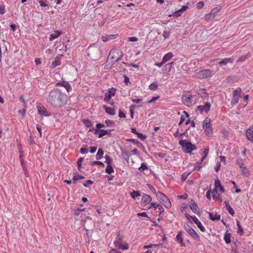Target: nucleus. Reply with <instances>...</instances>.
<instances>
[{
    "mask_svg": "<svg viewBox=\"0 0 253 253\" xmlns=\"http://www.w3.org/2000/svg\"><path fill=\"white\" fill-rule=\"evenodd\" d=\"M64 95L57 89H53L49 94L48 100L54 106H61L63 104Z\"/></svg>",
    "mask_w": 253,
    "mask_h": 253,
    "instance_id": "f257e3e1",
    "label": "nucleus"
},
{
    "mask_svg": "<svg viewBox=\"0 0 253 253\" xmlns=\"http://www.w3.org/2000/svg\"><path fill=\"white\" fill-rule=\"evenodd\" d=\"M123 56V53L120 49L113 48L109 52L108 59L111 60L113 63H114L121 60Z\"/></svg>",
    "mask_w": 253,
    "mask_h": 253,
    "instance_id": "f03ea898",
    "label": "nucleus"
},
{
    "mask_svg": "<svg viewBox=\"0 0 253 253\" xmlns=\"http://www.w3.org/2000/svg\"><path fill=\"white\" fill-rule=\"evenodd\" d=\"M202 128L207 136L211 137L213 133V129L211 124V120L210 118L207 117L203 122Z\"/></svg>",
    "mask_w": 253,
    "mask_h": 253,
    "instance_id": "7ed1b4c3",
    "label": "nucleus"
},
{
    "mask_svg": "<svg viewBox=\"0 0 253 253\" xmlns=\"http://www.w3.org/2000/svg\"><path fill=\"white\" fill-rule=\"evenodd\" d=\"M179 144L182 147L183 151L185 153L191 154L192 151L196 149V147L194 144L187 141L186 140H180Z\"/></svg>",
    "mask_w": 253,
    "mask_h": 253,
    "instance_id": "20e7f679",
    "label": "nucleus"
},
{
    "mask_svg": "<svg viewBox=\"0 0 253 253\" xmlns=\"http://www.w3.org/2000/svg\"><path fill=\"white\" fill-rule=\"evenodd\" d=\"M156 196L157 199L160 201L166 208L170 209L171 207V204L169 199L165 194L161 192H158L156 193Z\"/></svg>",
    "mask_w": 253,
    "mask_h": 253,
    "instance_id": "39448f33",
    "label": "nucleus"
},
{
    "mask_svg": "<svg viewBox=\"0 0 253 253\" xmlns=\"http://www.w3.org/2000/svg\"><path fill=\"white\" fill-rule=\"evenodd\" d=\"M181 99L183 103L189 107L194 105L197 102V98L189 94L182 95Z\"/></svg>",
    "mask_w": 253,
    "mask_h": 253,
    "instance_id": "423d86ee",
    "label": "nucleus"
},
{
    "mask_svg": "<svg viewBox=\"0 0 253 253\" xmlns=\"http://www.w3.org/2000/svg\"><path fill=\"white\" fill-rule=\"evenodd\" d=\"M185 217L189 221L192 220L198 226V227L199 228L201 232H205V228L202 225L201 222L199 221V219L195 216H191L189 214L186 213L185 215Z\"/></svg>",
    "mask_w": 253,
    "mask_h": 253,
    "instance_id": "0eeeda50",
    "label": "nucleus"
},
{
    "mask_svg": "<svg viewBox=\"0 0 253 253\" xmlns=\"http://www.w3.org/2000/svg\"><path fill=\"white\" fill-rule=\"evenodd\" d=\"M241 92V89L240 88H238V89L233 91L231 100V104L232 105H235L238 103L240 97Z\"/></svg>",
    "mask_w": 253,
    "mask_h": 253,
    "instance_id": "6e6552de",
    "label": "nucleus"
},
{
    "mask_svg": "<svg viewBox=\"0 0 253 253\" xmlns=\"http://www.w3.org/2000/svg\"><path fill=\"white\" fill-rule=\"evenodd\" d=\"M212 75V71L210 69H204L200 71L198 73V78L199 79H205L210 77Z\"/></svg>",
    "mask_w": 253,
    "mask_h": 253,
    "instance_id": "1a4fd4ad",
    "label": "nucleus"
},
{
    "mask_svg": "<svg viewBox=\"0 0 253 253\" xmlns=\"http://www.w3.org/2000/svg\"><path fill=\"white\" fill-rule=\"evenodd\" d=\"M116 89L112 87L105 94L104 100L106 102H109L112 97L114 96L116 94Z\"/></svg>",
    "mask_w": 253,
    "mask_h": 253,
    "instance_id": "9d476101",
    "label": "nucleus"
},
{
    "mask_svg": "<svg viewBox=\"0 0 253 253\" xmlns=\"http://www.w3.org/2000/svg\"><path fill=\"white\" fill-rule=\"evenodd\" d=\"M185 229L188 234L195 240L199 241L200 238L197 232L190 226L185 227Z\"/></svg>",
    "mask_w": 253,
    "mask_h": 253,
    "instance_id": "9b49d317",
    "label": "nucleus"
},
{
    "mask_svg": "<svg viewBox=\"0 0 253 253\" xmlns=\"http://www.w3.org/2000/svg\"><path fill=\"white\" fill-rule=\"evenodd\" d=\"M183 234L184 232L182 230H180L178 232V234L175 237V241L180 244L181 247L186 246L183 237Z\"/></svg>",
    "mask_w": 253,
    "mask_h": 253,
    "instance_id": "f8f14e48",
    "label": "nucleus"
},
{
    "mask_svg": "<svg viewBox=\"0 0 253 253\" xmlns=\"http://www.w3.org/2000/svg\"><path fill=\"white\" fill-rule=\"evenodd\" d=\"M152 201V198L148 194H144L142 197L141 201V205L142 207H146Z\"/></svg>",
    "mask_w": 253,
    "mask_h": 253,
    "instance_id": "ddd939ff",
    "label": "nucleus"
},
{
    "mask_svg": "<svg viewBox=\"0 0 253 253\" xmlns=\"http://www.w3.org/2000/svg\"><path fill=\"white\" fill-rule=\"evenodd\" d=\"M151 208H154L155 210H158V212L159 214H161L164 211V208L162 206L159 204H157L155 203H151L150 204V206L148 208V209H150Z\"/></svg>",
    "mask_w": 253,
    "mask_h": 253,
    "instance_id": "4468645a",
    "label": "nucleus"
},
{
    "mask_svg": "<svg viewBox=\"0 0 253 253\" xmlns=\"http://www.w3.org/2000/svg\"><path fill=\"white\" fill-rule=\"evenodd\" d=\"M211 107V104L210 102H206V104L204 105H199L197 107V110L200 111L201 113L205 111V112H208Z\"/></svg>",
    "mask_w": 253,
    "mask_h": 253,
    "instance_id": "2eb2a0df",
    "label": "nucleus"
},
{
    "mask_svg": "<svg viewBox=\"0 0 253 253\" xmlns=\"http://www.w3.org/2000/svg\"><path fill=\"white\" fill-rule=\"evenodd\" d=\"M94 131V133L95 134H97L98 133V137L102 138L104 135L107 134L108 133V131L107 130L104 129H89V131Z\"/></svg>",
    "mask_w": 253,
    "mask_h": 253,
    "instance_id": "dca6fc26",
    "label": "nucleus"
},
{
    "mask_svg": "<svg viewBox=\"0 0 253 253\" xmlns=\"http://www.w3.org/2000/svg\"><path fill=\"white\" fill-rule=\"evenodd\" d=\"M37 109L38 111V113L43 116H50V114L47 112L46 109L42 105H39L37 106Z\"/></svg>",
    "mask_w": 253,
    "mask_h": 253,
    "instance_id": "f3484780",
    "label": "nucleus"
},
{
    "mask_svg": "<svg viewBox=\"0 0 253 253\" xmlns=\"http://www.w3.org/2000/svg\"><path fill=\"white\" fill-rule=\"evenodd\" d=\"M214 184H215L214 190L217 191V190H219V192L221 193V192L223 193L225 192L224 188L221 185V183L218 178H217L215 180Z\"/></svg>",
    "mask_w": 253,
    "mask_h": 253,
    "instance_id": "a211bd4d",
    "label": "nucleus"
},
{
    "mask_svg": "<svg viewBox=\"0 0 253 253\" xmlns=\"http://www.w3.org/2000/svg\"><path fill=\"white\" fill-rule=\"evenodd\" d=\"M246 137L249 140L253 142V126L247 129Z\"/></svg>",
    "mask_w": 253,
    "mask_h": 253,
    "instance_id": "6ab92c4d",
    "label": "nucleus"
},
{
    "mask_svg": "<svg viewBox=\"0 0 253 253\" xmlns=\"http://www.w3.org/2000/svg\"><path fill=\"white\" fill-rule=\"evenodd\" d=\"M121 155L126 161L128 163L129 162V157L131 156L130 152L121 149Z\"/></svg>",
    "mask_w": 253,
    "mask_h": 253,
    "instance_id": "aec40b11",
    "label": "nucleus"
},
{
    "mask_svg": "<svg viewBox=\"0 0 253 253\" xmlns=\"http://www.w3.org/2000/svg\"><path fill=\"white\" fill-rule=\"evenodd\" d=\"M190 207L191 210L195 213L198 214L199 213V209L197 204L194 201H193V203H192L190 204Z\"/></svg>",
    "mask_w": 253,
    "mask_h": 253,
    "instance_id": "412c9836",
    "label": "nucleus"
},
{
    "mask_svg": "<svg viewBox=\"0 0 253 253\" xmlns=\"http://www.w3.org/2000/svg\"><path fill=\"white\" fill-rule=\"evenodd\" d=\"M103 108L105 109L106 112L109 115H114L116 113L114 109L110 108L106 105H103Z\"/></svg>",
    "mask_w": 253,
    "mask_h": 253,
    "instance_id": "4be33fe9",
    "label": "nucleus"
},
{
    "mask_svg": "<svg viewBox=\"0 0 253 253\" xmlns=\"http://www.w3.org/2000/svg\"><path fill=\"white\" fill-rule=\"evenodd\" d=\"M61 34V32L55 30L53 33L50 34L49 37V41H51L56 38H58Z\"/></svg>",
    "mask_w": 253,
    "mask_h": 253,
    "instance_id": "5701e85b",
    "label": "nucleus"
},
{
    "mask_svg": "<svg viewBox=\"0 0 253 253\" xmlns=\"http://www.w3.org/2000/svg\"><path fill=\"white\" fill-rule=\"evenodd\" d=\"M210 219L211 220H219L220 219V215L216 213L209 212Z\"/></svg>",
    "mask_w": 253,
    "mask_h": 253,
    "instance_id": "b1692460",
    "label": "nucleus"
},
{
    "mask_svg": "<svg viewBox=\"0 0 253 253\" xmlns=\"http://www.w3.org/2000/svg\"><path fill=\"white\" fill-rule=\"evenodd\" d=\"M212 197L213 199L214 200H219L220 202L222 201L221 196L218 193L217 191L214 190V189L212 191Z\"/></svg>",
    "mask_w": 253,
    "mask_h": 253,
    "instance_id": "393cba45",
    "label": "nucleus"
},
{
    "mask_svg": "<svg viewBox=\"0 0 253 253\" xmlns=\"http://www.w3.org/2000/svg\"><path fill=\"white\" fill-rule=\"evenodd\" d=\"M173 56V54L169 52L165 54L162 59L163 63H166V62L169 60L170 59H171Z\"/></svg>",
    "mask_w": 253,
    "mask_h": 253,
    "instance_id": "a878e982",
    "label": "nucleus"
},
{
    "mask_svg": "<svg viewBox=\"0 0 253 253\" xmlns=\"http://www.w3.org/2000/svg\"><path fill=\"white\" fill-rule=\"evenodd\" d=\"M116 37L115 35H106L102 36L101 37L102 41L104 42H106L110 40H112L115 39Z\"/></svg>",
    "mask_w": 253,
    "mask_h": 253,
    "instance_id": "bb28decb",
    "label": "nucleus"
},
{
    "mask_svg": "<svg viewBox=\"0 0 253 253\" xmlns=\"http://www.w3.org/2000/svg\"><path fill=\"white\" fill-rule=\"evenodd\" d=\"M198 94L204 98H208L209 97V95L207 93L206 90L205 88H200L198 90Z\"/></svg>",
    "mask_w": 253,
    "mask_h": 253,
    "instance_id": "cd10ccee",
    "label": "nucleus"
},
{
    "mask_svg": "<svg viewBox=\"0 0 253 253\" xmlns=\"http://www.w3.org/2000/svg\"><path fill=\"white\" fill-rule=\"evenodd\" d=\"M233 60V58H226L219 61L218 63L220 65H226L228 63H232Z\"/></svg>",
    "mask_w": 253,
    "mask_h": 253,
    "instance_id": "c85d7f7f",
    "label": "nucleus"
},
{
    "mask_svg": "<svg viewBox=\"0 0 253 253\" xmlns=\"http://www.w3.org/2000/svg\"><path fill=\"white\" fill-rule=\"evenodd\" d=\"M221 7L220 6H218L212 8L210 13H211V14H212L214 17H215V16L221 10Z\"/></svg>",
    "mask_w": 253,
    "mask_h": 253,
    "instance_id": "c756f323",
    "label": "nucleus"
},
{
    "mask_svg": "<svg viewBox=\"0 0 253 253\" xmlns=\"http://www.w3.org/2000/svg\"><path fill=\"white\" fill-rule=\"evenodd\" d=\"M60 64H61L60 58L59 56H56L54 60L52 63L53 68L55 67L58 66H59Z\"/></svg>",
    "mask_w": 253,
    "mask_h": 253,
    "instance_id": "7c9ffc66",
    "label": "nucleus"
},
{
    "mask_svg": "<svg viewBox=\"0 0 253 253\" xmlns=\"http://www.w3.org/2000/svg\"><path fill=\"white\" fill-rule=\"evenodd\" d=\"M183 113L185 114V116L182 115L180 117V120L178 124V125L180 126L185 121L186 118L189 117V115L187 112L185 111H183Z\"/></svg>",
    "mask_w": 253,
    "mask_h": 253,
    "instance_id": "2f4dec72",
    "label": "nucleus"
},
{
    "mask_svg": "<svg viewBox=\"0 0 253 253\" xmlns=\"http://www.w3.org/2000/svg\"><path fill=\"white\" fill-rule=\"evenodd\" d=\"M205 165V163L203 162H197L195 164L194 166V169L197 170H199L201 168Z\"/></svg>",
    "mask_w": 253,
    "mask_h": 253,
    "instance_id": "473e14b6",
    "label": "nucleus"
},
{
    "mask_svg": "<svg viewBox=\"0 0 253 253\" xmlns=\"http://www.w3.org/2000/svg\"><path fill=\"white\" fill-rule=\"evenodd\" d=\"M240 168L241 169L242 172L244 174V175L248 176L250 174V172L249 169L245 167H242L241 165L240 166Z\"/></svg>",
    "mask_w": 253,
    "mask_h": 253,
    "instance_id": "72a5a7b5",
    "label": "nucleus"
},
{
    "mask_svg": "<svg viewBox=\"0 0 253 253\" xmlns=\"http://www.w3.org/2000/svg\"><path fill=\"white\" fill-rule=\"evenodd\" d=\"M82 122L84 126L87 127H90L93 125L92 122L89 120H83Z\"/></svg>",
    "mask_w": 253,
    "mask_h": 253,
    "instance_id": "f704fd0d",
    "label": "nucleus"
},
{
    "mask_svg": "<svg viewBox=\"0 0 253 253\" xmlns=\"http://www.w3.org/2000/svg\"><path fill=\"white\" fill-rule=\"evenodd\" d=\"M103 154L104 151L102 149H99L95 156L96 159L97 160L101 159L103 157Z\"/></svg>",
    "mask_w": 253,
    "mask_h": 253,
    "instance_id": "c9c22d12",
    "label": "nucleus"
},
{
    "mask_svg": "<svg viewBox=\"0 0 253 253\" xmlns=\"http://www.w3.org/2000/svg\"><path fill=\"white\" fill-rule=\"evenodd\" d=\"M130 195L132 199H135L136 197L140 196V193L138 191H135L134 190H133L132 192H130Z\"/></svg>",
    "mask_w": 253,
    "mask_h": 253,
    "instance_id": "e433bc0d",
    "label": "nucleus"
},
{
    "mask_svg": "<svg viewBox=\"0 0 253 253\" xmlns=\"http://www.w3.org/2000/svg\"><path fill=\"white\" fill-rule=\"evenodd\" d=\"M224 240L227 244H229L231 242L230 240V234L226 233L224 236Z\"/></svg>",
    "mask_w": 253,
    "mask_h": 253,
    "instance_id": "4c0bfd02",
    "label": "nucleus"
},
{
    "mask_svg": "<svg viewBox=\"0 0 253 253\" xmlns=\"http://www.w3.org/2000/svg\"><path fill=\"white\" fill-rule=\"evenodd\" d=\"M209 152V148H205L203 151V153L204 155L201 158V161L204 162V160L208 157V154Z\"/></svg>",
    "mask_w": 253,
    "mask_h": 253,
    "instance_id": "58836bf2",
    "label": "nucleus"
},
{
    "mask_svg": "<svg viewBox=\"0 0 253 253\" xmlns=\"http://www.w3.org/2000/svg\"><path fill=\"white\" fill-rule=\"evenodd\" d=\"M149 88L151 90H156L158 89V84L156 83H153L149 86Z\"/></svg>",
    "mask_w": 253,
    "mask_h": 253,
    "instance_id": "ea45409f",
    "label": "nucleus"
},
{
    "mask_svg": "<svg viewBox=\"0 0 253 253\" xmlns=\"http://www.w3.org/2000/svg\"><path fill=\"white\" fill-rule=\"evenodd\" d=\"M105 171L109 174L114 172V169L111 165H107L105 169Z\"/></svg>",
    "mask_w": 253,
    "mask_h": 253,
    "instance_id": "a19ab883",
    "label": "nucleus"
},
{
    "mask_svg": "<svg viewBox=\"0 0 253 253\" xmlns=\"http://www.w3.org/2000/svg\"><path fill=\"white\" fill-rule=\"evenodd\" d=\"M84 177L82 175H80V174H76L73 177V180L74 182L77 181V180H80V179H84Z\"/></svg>",
    "mask_w": 253,
    "mask_h": 253,
    "instance_id": "79ce46f5",
    "label": "nucleus"
},
{
    "mask_svg": "<svg viewBox=\"0 0 253 253\" xmlns=\"http://www.w3.org/2000/svg\"><path fill=\"white\" fill-rule=\"evenodd\" d=\"M105 158L106 159L105 162L107 164V165H111L112 163V159L108 155H106L105 156Z\"/></svg>",
    "mask_w": 253,
    "mask_h": 253,
    "instance_id": "37998d69",
    "label": "nucleus"
},
{
    "mask_svg": "<svg viewBox=\"0 0 253 253\" xmlns=\"http://www.w3.org/2000/svg\"><path fill=\"white\" fill-rule=\"evenodd\" d=\"M237 225L238 227V231L237 232L239 233L240 235H242L243 233V230L241 227V224L239 221H237Z\"/></svg>",
    "mask_w": 253,
    "mask_h": 253,
    "instance_id": "c03bdc74",
    "label": "nucleus"
},
{
    "mask_svg": "<svg viewBox=\"0 0 253 253\" xmlns=\"http://www.w3.org/2000/svg\"><path fill=\"white\" fill-rule=\"evenodd\" d=\"M170 32L168 31H164L163 33V37L165 39H167L169 38L170 37Z\"/></svg>",
    "mask_w": 253,
    "mask_h": 253,
    "instance_id": "a18cd8bd",
    "label": "nucleus"
},
{
    "mask_svg": "<svg viewBox=\"0 0 253 253\" xmlns=\"http://www.w3.org/2000/svg\"><path fill=\"white\" fill-rule=\"evenodd\" d=\"M148 169L147 166L144 163H142L141 166L138 168L140 171H143Z\"/></svg>",
    "mask_w": 253,
    "mask_h": 253,
    "instance_id": "49530a36",
    "label": "nucleus"
},
{
    "mask_svg": "<svg viewBox=\"0 0 253 253\" xmlns=\"http://www.w3.org/2000/svg\"><path fill=\"white\" fill-rule=\"evenodd\" d=\"M90 165L91 166H94V165H99V166H101L102 167H104V164L102 162H100V161H93V162H91Z\"/></svg>",
    "mask_w": 253,
    "mask_h": 253,
    "instance_id": "de8ad7c7",
    "label": "nucleus"
},
{
    "mask_svg": "<svg viewBox=\"0 0 253 253\" xmlns=\"http://www.w3.org/2000/svg\"><path fill=\"white\" fill-rule=\"evenodd\" d=\"M64 87L66 88V90L68 92H70V91H71V90H72V87H71V85L67 82L65 84Z\"/></svg>",
    "mask_w": 253,
    "mask_h": 253,
    "instance_id": "09e8293b",
    "label": "nucleus"
},
{
    "mask_svg": "<svg viewBox=\"0 0 253 253\" xmlns=\"http://www.w3.org/2000/svg\"><path fill=\"white\" fill-rule=\"evenodd\" d=\"M214 17H214L212 14H211V13L210 12L208 14H207L205 16V19L206 20H210L211 19L214 18Z\"/></svg>",
    "mask_w": 253,
    "mask_h": 253,
    "instance_id": "8fccbe9b",
    "label": "nucleus"
},
{
    "mask_svg": "<svg viewBox=\"0 0 253 253\" xmlns=\"http://www.w3.org/2000/svg\"><path fill=\"white\" fill-rule=\"evenodd\" d=\"M248 58V56L247 55L242 56L238 60V62H243V61H245Z\"/></svg>",
    "mask_w": 253,
    "mask_h": 253,
    "instance_id": "3c124183",
    "label": "nucleus"
},
{
    "mask_svg": "<svg viewBox=\"0 0 253 253\" xmlns=\"http://www.w3.org/2000/svg\"><path fill=\"white\" fill-rule=\"evenodd\" d=\"M204 5V3L203 1H201L198 2L196 4V7L198 9L202 8Z\"/></svg>",
    "mask_w": 253,
    "mask_h": 253,
    "instance_id": "603ef678",
    "label": "nucleus"
},
{
    "mask_svg": "<svg viewBox=\"0 0 253 253\" xmlns=\"http://www.w3.org/2000/svg\"><path fill=\"white\" fill-rule=\"evenodd\" d=\"M83 160H84V158H80L78 159V161H77V165H78V167L79 169L82 167V162H83Z\"/></svg>",
    "mask_w": 253,
    "mask_h": 253,
    "instance_id": "864d4df0",
    "label": "nucleus"
},
{
    "mask_svg": "<svg viewBox=\"0 0 253 253\" xmlns=\"http://www.w3.org/2000/svg\"><path fill=\"white\" fill-rule=\"evenodd\" d=\"M226 209L231 215H232V216H233L234 215V214H235L234 211L231 206L229 207Z\"/></svg>",
    "mask_w": 253,
    "mask_h": 253,
    "instance_id": "5fc2aeb1",
    "label": "nucleus"
},
{
    "mask_svg": "<svg viewBox=\"0 0 253 253\" xmlns=\"http://www.w3.org/2000/svg\"><path fill=\"white\" fill-rule=\"evenodd\" d=\"M93 181L91 180H87L85 183L83 184V185L85 187H87L89 185H91L93 184Z\"/></svg>",
    "mask_w": 253,
    "mask_h": 253,
    "instance_id": "6e6d98bb",
    "label": "nucleus"
},
{
    "mask_svg": "<svg viewBox=\"0 0 253 253\" xmlns=\"http://www.w3.org/2000/svg\"><path fill=\"white\" fill-rule=\"evenodd\" d=\"M124 82L126 85H128L129 84V78L126 75H124Z\"/></svg>",
    "mask_w": 253,
    "mask_h": 253,
    "instance_id": "4d7b16f0",
    "label": "nucleus"
},
{
    "mask_svg": "<svg viewBox=\"0 0 253 253\" xmlns=\"http://www.w3.org/2000/svg\"><path fill=\"white\" fill-rule=\"evenodd\" d=\"M5 13V6L3 4L0 5V14L2 15Z\"/></svg>",
    "mask_w": 253,
    "mask_h": 253,
    "instance_id": "13d9d810",
    "label": "nucleus"
},
{
    "mask_svg": "<svg viewBox=\"0 0 253 253\" xmlns=\"http://www.w3.org/2000/svg\"><path fill=\"white\" fill-rule=\"evenodd\" d=\"M66 82H66V81H62V82H61L57 83L56 84L55 86H63V87H64V85H65V84L66 83Z\"/></svg>",
    "mask_w": 253,
    "mask_h": 253,
    "instance_id": "bf43d9fd",
    "label": "nucleus"
},
{
    "mask_svg": "<svg viewBox=\"0 0 253 253\" xmlns=\"http://www.w3.org/2000/svg\"><path fill=\"white\" fill-rule=\"evenodd\" d=\"M137 135L138 137L142 140H144L146 139V136L144 135L142 133L138 132L137 133Z\"/></svg>",
    "mask_w": 253,
    "mask_h": 253,
    "instance_id": "052dcab7",
    "label": "nucleus"
},
{
    "mask_svg": "<svg viewBox=\"0 0 253 253\" xmlns=\"http://www.w3.org/2000/svg\"><path fill=\"white\" fill-rule=\"evenodd\" d=\"M114 244L116 247H118L120 248L122 247V244L120 240L115 241L114 242Z\"/></svg>",
    "mask_w": 253,
    "mask_h": 253,
    "instance_id": "680f3d73",
    "label": "nucleus"
},
{
    "mask_svg": "<svg viewBox=\"0 0 253 253\" xmlns=\"http://www.w3.org/2000/svg\"><path fill=\"white\" fill-rule=\"evenodd\" d=\"M105 123L107 126H111V125H113L114 124V122L112 120H105Z\"/></svg>",
    "mask_w": 253,
    "mask_h": 253,
    "instance_id": "e2e57ef3",
    "label": "nucleus"
},
{
    "mask_svg": "<svg viewBox=\"0 0 253 253\" xmlns=\"http://www.w3.org/2000/svg\"><path fill=\"white\" fill-rule=\"evenodd\" d=\"M159 98V96H155L153 97L152 98L147 101L148 103H151L156 100H157Z\"/></svg>",
    "mask_w": 253,
    "mask_h": 253,
    "instance_id": "0e129e2a",
    "label": "nucleus"
},
{
    "mask_svg": "<svg viewBox=\"0 0 253 253\" xmlns=\"http://www.w3.org/2000/svg\"><path fill=\"white\" fill-rule=\"evenodd\" d=\"M148 186L149 189L152 191V192H153L155 194H156V193H157V192H156L155 188L153 186H152V185H151L150 184H148Z\"/></svg>",
    "mask_w": 253,
    "mask_h": 253,
    "instance_id": "69168bd1",
    "label": "nucleus"
},
{
    "mask_svg": "<svg viewBox=\"0 0 253 253\" xmlns=\"http://www.w3.org/2000/svg\"><path fill=\"white\" fill-rule=\"evenodd\" d=\"M187 208V205L185 204H183L181 205L180 207V211L182 212L185 211V209Z\"/></svg>",
    "mask_w": 253,
    "mask_h": 253,
    "instance_id": "338daca9",
    "label": "nucleus"
},
{
    "mask_svg": "<svg viewBox=\"0 0 253 253\" xmlns=\"http://www.w3.org/2000/svg\"><path fill=\"white\" fill-rule=\"evenodd\" d=\"M122 250H126L128 249V245L127 243H125V244H122V247L120 248Z\"/></svg>",
    "mask_w": 253,
    "mask_h": 253,
    "instance_id": "774afa93",
    "label": "nucleus"
}]
</instances>
